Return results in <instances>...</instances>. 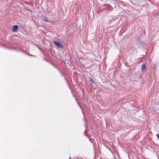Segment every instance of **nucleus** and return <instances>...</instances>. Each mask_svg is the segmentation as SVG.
Returning a JSON list of instances; mask_svg holds the SVG:
<instances>
[{
	"label": "nucleus",
	"mask_w": 159,
	"mask_h": 159,
	"mask_svg": "<svg viewBox=\"0 0 159 159\" xmlns=\"http://www.w3.org/2000/svg\"><path fill=\"white\" fill-rule=\"evenodd\" d=\"M54 44L59 48L62 49L63 48V46L59 42L57 41L54 42Z\"/></svg>",
	"instance_id": "1"
},
{
	"label": "nucleus",
	"mask_w": 159,
	"mask_h": 159,
	"mask_svg": "<svg viewBox=\"0 0 159 159\" xmlns=\"http://www.w3.org/2000/svg\"><path fill=\"white\" fill-rule=\"evenodd\" d=\"M111 3L113 6H114V8L117 7L118 6V4L117 3L116 1L114 0H112Z\"/></svg>",
	"instance_id": "2"
},
{
	"label": "nucleus",
	"mask_w": 159,
	"mask_h": 159,
	"mask_svg": "<svg viewBox=\"0 0 159 159\" xmlns=\"http://www.w3.org/2000/svg\"><path fill=\"white\" fill-rule=\"evenodd\" d=\"M43 19L46 21L50 22L52 21V20L50 19L49 18H48V17H47L46 16H44V17H43Z\"/></svg>",
	"instance_id": "3"
},
{
	"label": "nucleus",
	"mask_w": 159,
	"mask_h": 159,
	"mask_svg": "<svg viewBox=\"0 0 159 159\" xmlns=\"http://www.w3.org/2000/svg\"><path fill=\"white\" fill-rule=\"evenodd\" d=\"M18 27L17 25H14L12 27V31L13 32H16L18 30Z\"/></svg>",
	"instance_id": "4"
},
{
	"label": "nucleus",
	"mask_w": 159,
	"mask_h": 159,
	"mask_svg": "<svg viewBox=\"0 0 159 159\" xmlns=\"http://www.w3.org/2000/svg\"><path fill=\"white\" fill-rule=\"evenodd\" d=\"M105 6L106 7L109 9L112 10V6L109 4H106Z\"/></svg>",
	"instance_id": "5"
},
{
	"label": "nucleus",
	"mask_w": 159,
	"mask_h": 159,
	"mask_svg": "<svg viewBox=\"0 0 159 159\" xmlns=\"http://www.w3.org/2000/svg\"><path fill=\"white\" fill-rule=\"evenodd\" d=\"M145 69V64L143 63L142 64V70H144Z\"/></svg>",
	"instance_id": "6"
},
{
	"label": "nucleus",
	"mask_w": 159,
	"mask_h": 159,
	"mask_svg": "<svg viewBox=\"0 0 159 159\" xmlns=\"http://www.w3.org/2000/svg\"><path fill=\"white\" fill-rule=\"evenodd\" d=\"M156 136L157 137V138L159 139V134H157Z\"/></svg>",
	"instance_id": "7"
},
{
	"label": "nucleus",
	"mask_w": 159,
	"mask_h": 159,
	"mask_svg": "<svg viewBox=\"0 0 159 159\" xmlns=\"http://www.w3.org/2000/svg\"><path fill=\"white\" fill-rule=\"evenodd\" d=\"M90 82H93V80L91 78H90Z\"/></svg>",
	"instance_id": "8"
},
{
	"label": "nucleus",
	"mask_w": 159,
	"mask_h": 159,
	"mask_svg": "<svg viewBox=\"0 0 159 159\" xmlns=\"http://www.w3.org/2000/svg\"><path fill=\"white\" fill-rule=\"evenodd\" d=\"M79 106H80V108H81V107H80V104H79Z\"/></svg>",
	"instance_id": "9"
},
{
	"label": "nucleus",
	"mask_w": 159,
	"mask_h": 159,
	"mask_svg": "<svg viewBox=\"0 0 159 159\" xmlns=\"http://www.w3.org/2000/svg\"><path fill=\"white\" fill-rule=\"evenodd\" d=\"M69 159H70V158H69Z\"/></svg>",
	"instance_id": "10"
}]
</instances>
